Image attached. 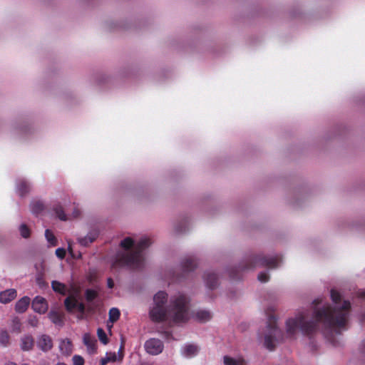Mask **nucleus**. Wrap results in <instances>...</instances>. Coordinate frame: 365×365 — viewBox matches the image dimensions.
Listing matches in <instances>:
<instances>
[{
	"label": "nucleus",
	"instance_id": "obj_1",
	"mask_svg": "<svg viewBox=\"0 0 365 365\" xmlns=\"http://www.w3.org/2000/svg\"><path fill=\"white\" fill-rule=\"evenodd\" d=\"M150 240L147 237H143L137 244H135L130 237H126L122 240L120 245L123 249L125 250L131 249L130 256L125 259V264L133 268L139 267L143 260L140 250L148 246Z\"/></svg>",
	"mask_w": 365,
	"mask_h": 365
},
{
	"label": "nucleus",
	"instance_id": "obj_2",
	"mask_svg": "<svg viewBox=\"0 0 365 365\" xmlns=\"http://www.w3.org/2000/svg\"><path fill=\"white\" fill-rule=\"evenodd\" d=\"M168 315L175 323H182L188 320L190 318L188 304L184 295L180 294L173 299Z\"/></svg>",
	"mask_w": 365,
	"mask_h": 365
},
{
	"label": "nucleus",
	"instance_id": "obj_3",
	"mask_svg": "<svg viewBox=\"0 0 365 365\" xmlns=\"http://www.w3.org/2000/svg\"><path fill=\"white\" fill-rule=\"evenodd\" d=\"M316 318L319 321H324L331 326L341 327L345 325L347 319V314L344 312L334 310L332 313L328 307L323 306L322 311L316 312Z\"/></svg>",
	"mask_w": 365,
	"mask_h": 365
},
{
	"label": "nucleus",
	"instance_id": "obj_4",
	"mask_svg": "<svg viewBox=\"0 0 365 365\" xmlns=\"http://www.w3.org/2000/svg\"><path fill=\"white\" fill-rule=\"evenodd\" d=\"M80 291L73 284H70V290L68 291V297L65 299L64 304L68 311L72 312L77 309L83 313L85 307L83 303L79 302Z\"/></svg>",
	"mask_w": 365,
	"mask_h": 365
},
{
	"label": "nucleus",
	"instance_id": "obj_5",
	"mask_svg": "<svg viewBox=\"0 0 365 365\" xmlns=\"http://www.w3.org/2000/svg\"><path fill=\"white\" fill-rule=\"evenodd\" d=\"M144 346L146 352L151 355L160 354L164 348L163 342L157 339H150L147 340Z\"/></svg>",
	"mask_w": 365,
	"mask_h": 365
},
{
	"label": "nucleus",
	"instance_id": "obj_6",
	"mask_svg": "<svg viewBox=\"0 0 365 365\" xmlns=\"http://www.w3.org/2000/svg\"><path fill=\"white\" fill-rule=\"evenodd\" d=\"M300 328L302 331H307L308 329L305 325L303 317H297L295 319H289L287 322V332L289 334H292L294 331Z\"/></svg>",
	"mask_w": 365,
	"mask_h": 365
},
{
	"label": "nucleus",
	"instance_id": "obj_7",
	"mask_svg": "<svg viewBox=\"0 0 365 365\" xmlns=\"http://www.w3.org/2000/svg\"><path fill=\"white\" fill-rule=\"evenodd\" d=\"M53 344L51 337L47 334H40L36 339V346L43 352H48L53 348Z\"/></svg>",
	"mask_w": 365,
	"mask_h": 365
},
{
	"label": "nucleus",
	"instance_id": "obj_8",
	"mask_svg": "<svg viewBox=\"0 0 365 365\" xmlns=\"http://www.w3.org/2000/svg\"><path fill=\"white\" fill-rule=\"evenodd\" d=\"M167 311L163 306H153L150 311V317L153 321L160 322L165 319Z\"/></svg>",
	"mask_w": 365,
	"mask_h": 365
},
{
	"label": "nucleus",
	"instance_id": "obj_9",
	"mask_svg": "<svg viewBox=\"0 0 365 365\" xmlns=\"http://www.w3.org/2000/svg\"><path fill=\"white\" fill-rule=\"evenodd\" d=\"M32 308L35 312L44 314L48 310V304L43 297L37 296L32 302Z\"/></svg>",
	"mask_w": 365,
	"mask_h": 365
},
{
	"label": "nucleus",
	"instance_id": "obj_10",
	"mask_svg": "<svg viewBox=\"0 0 365 365\" xmlns=\"http://www.w3.org/2000/svg\"><path fill=\"white\" fill-rule=\"evenodd\" d=\"M199 351L198 347L192 344H187L182 346L180 352L181 355L185 358H192L197 354Z\"/></svg>",
	"mask_w": 365,
	"mask_h": 365
},
{
	"label": "nucleus",
	"instance_id": "obj_11",
	"mask_svg": "<svg viewBox=\"0 0 365 365\" xmlns=\"http://www.w3.org/2000/svg\"><path fill=\"white\" fill-rule=\"evenodd\" d=\"M59 351L61 354L70 356L73 351V345L71 341L68 339H61L58 345Z\"/></svg>",
	"mask_w": 365,
	"mask_h": 365
},
{
	"label": "nucleus",
	"instance_id": "obj_12",
	"mask_svg": "<svg viewBox=\"0 0 365 365\" xmlns=\"http://www.w3.org/2000/svg\"><path fill=\"white\" fill-rule=\"evenodd\" d=\"M34 346V340L30 335H24L21 338L20 348L24 351H31Z\"/></svg>",
	"mask_w": 365,
	"mask_h": 365
},
{
	"label": "nucleus",
	"instance_id": "obj_13",
	"mask_svg": "<svg viewBox=\"0 0 365 365\" xmlns=\"http://www.w3.org/2000/svg\"><path fill=\"white\" fill-rule=\"evenodd\" d=\"M123 355L120 352V349L118 351V354L115 352H108L106 354V356L103 358L101 361V365H106L108 362H114L116 361H121L123 359Z\"/></svg>",
	"mask_w": 365,
	"mask_h": 365
},
{
	"label": "nucleus",
	"instance_id": "obj_14",
	"mask_svg": "<svg viewBox=\"0 0 365 365\" xmlns=\"http://www.w3.org/2000/svg\"><path fill=\"white\" fill-rule=\"evenodd\" d=\"M16 297V291L9 289L0 292V302L3 304L9 303Z\"/></svg>",
	"mask_w": 365,
	"mask_h": 365
},
{
	"label": "nucleus",
	"instance_id": "obj_15",
	"mask_svg": "<svg viewBox=\"0 0 365 365\" xmlns=\"http://www.w3.org/2000/svg\"><path fill=\"white\" fill-rule=\"evenodd\" d=\"M83 341L87 347L89 354H93L96 351V341L91 339L90 334L86 333L83 336Z\"/></svg>",
	"mask_w": 365,
	"mask_h": 365
},
{
	"label": "nucleus",
	"instance_id": "obj_16",
	"mask_svg": "<svg viewBox=\"0 0 365 365\" xmlns=\"http://www.w3.org/2000/svg\"><path fill=\"white\" fill-rule=\"evenodd\" d=\"M30 304V298L28 297H24L21 298L15 305V309L19 313L24 312Z\"/></svg>",
	"mask_w": 365,
	"mask_h": 365
},
{
	"label": "nucleus",
	"instance_id": "obj_17",
	"mask_svg": "<svg viewBox=\"0 0 365 365\" xmlns=\"http://www.w3.org/2000/svg\"><path fill=\"white\" fill-rule=\"evenodd\" d=\"M51 287L55 292L62 295H65L67 293L68 294V291L70 290V288L68 289L64 284L56 280L51 282Z\"/></svg>",
	"mask_w": 365,
	"mask_h": 365
},
{
	"label": "nucleus",
	"instance_id": "obj_18",
	"mask_svg": "<svg viewBox=\"0 0 365 365\" xmlns=\"http://www.w3.org/2000/svg\"><path fill=\"white\" fill-rule=\"evenodd\" d=\"M211 314L207 310H199L195 315V319L200 322H205L211 319Z\"/></svg>",
	"mask_w": 365,
	"mask_h": 365
},
{
	"label": "nucleus",
	"instance_id": "obj_19",
	"mask_svg": "<svg viewBox=\"0 0 365 365\" xmlns=\"http://www.w3.org/2000/svg\"><path fill=\"white\" fill-rule=\"evenodd\" d=\"M167 300V294L164 292H158L153 297V306H163Z\"/></svg>",
	"mask_w": 365,
	"mask_h": 365
},
{
	"label": "nucleus",
	"instance_id": "obj_20",
	"mask_svg": "<svg viewBox=\"0 0 365 365\" xmlns=\"http://www.w3.org/2000/svg\"><path fill=\"white\" fill-rule=\"evenodd\" d=\"M225 365H244V360L241 358H232L227 356H224Z\"/></svg>",
	"mask_w": 365,
	"mask_h": 365
},
{
	"label": "nucleus",
	"instance_id": "obj_21",
	"mask_svg": "<svg viewBox=\"0 0 365 365\" xmlns=\"http://www.w3.org/2000/svg\"><path fill=\"white\" fill-rule=\"evenodd\" d=\"M120 317V311L117 308H111L109 311V322L114 323Z\"/></svg>",
	"mask_w": 365,
	"mask_h": 365
},
{
	"label": "nucleus",
	"instance_id": "obj_22",
	"mask_svg": "<svg viewBox=\"0 0 365 365\" xmlns=\"http://www.w3.org/2000/svg\"><path fill=\"white\" fill-rule=\"evenodd\" d=\"M48 318L55 324H59L61 323L60 316L57 312L51 311L48 314Z\"/></svg>",
	"mask_w": 365,
	"mask_h": 365
},
{
	"label": "nucleus",
	"instance_id": "obj_23",
	"mask_svg": "<svg viewBox=\"0 0 365 365\" xmlns=\"http://www.w3.org/2000/svg\"><path fill=\"white\" fill-rule=\"evenodd\" d=\"M19 232L21 237L24 238H28L30 236V230L24 224H22L19 226Z\"/></svg>",
	"mask_w": 365,
	"mask_h": 365
},
{
	"label": "nucleus",
	"instance_id": "obj_24",
	"mask_svg": "<svg viewBox=\"0 0 365 365\" xmlns=\"http://www.w3.org/2000/svg\"><path fill=\"white\" fill-rule=\"evenodd\" d=\"M97 334L98 336L99 340L103 344H106L108 343V339L106 332L103 331V329L99 328L97 330Z\"/></svg>",
	"mask_w": 365,
	"mask_h": 365
},
{
	"label": "nucleus",
	"instance_id": "obj_25",
	"mask_svg": "<svg viewBox=\"0 0 365 365\" xmlns=\"http://www.w3.org/2000/svg\"><path fill=\"white\" fill-rule=\"evenodd\" d=\"M45 237H46L48 242L51 245H54L56 244L55 237H54L53 234L52 233V232H51L49 230H46L45 231Z\"/></svg>",
	"mask_w": 365,
	"mask_h": 365
},
{
	"label": "nucleus",
	"instance_id": "obj_26",
	"mask_svg": "<svg viewBox=\"0 0 365 365\" xmlns=\"http://www.w3.org/2000/svg\"><path fill=\"white\" fill-rule=\"evenodd\" d=\"M9 334L6 331H1L0 333V344L6 346L9 343Z\"/></svg>",
	"mask_w": 365,
	"mask_h": 365
},
{
	"label": "nucleus",
	"instance_id": "obj_27",
	"mask_svg": "<svg viewBox=\"0 0 365 365\" xmlns=\"http://www.w3.org/2000/svg\"><path fill=\"white\" fill-rule=\"evenodd\" d=\"M86 299L88 301H92L97 296V292L93 289H87L85 293Z\"/></svg>",
	"mask_w": 365,
	"mask_h": 365
},
{
	"label": "nucleus",
	"instance_id": "obj_28",
	"mask_svg": "<svg viewBox=\"0 0 365 365\" xmlns=\"http://www.w3.org/2000/svg\"><path fill=\"white\" fill-rule=\"evenodd\" d=\"M43 208V205L40 202H34L31 204V210L34 213L38 212Z\"/></svg>",
	"mask_w": 365,
	"mask_h": 365
},
{
	"label": "nucleus",
	"instance_id": "obj_29",
	"mask_svg": "<svg viewBox=\"0 0 365 365\" xmlns=\"http://www.w3.org/2000/svg\"><path fill=\"white\" fill-rule=\"evenodd\" d=\"M72 361L73 365H84V359L79 355H74Z\"/></svg>",
	"mask_w": 365,
	"mask_h": 365
},
{
	"label": "nucleus",
	"instance_id": "obj_30",
	"mask_svg": "<svg viewBox=\"0 0 365 365\" xmlns=\"http://www.w3.org/2000/svg\"><path fill=\"white\" fill-rule=\"evenodd\" d=\"M331 297L332 301L336 304L337 301L340 299V294L336 290L331 291Z\"/></svg>",
	"mask_w": 365,
	"mask_h": 365
},
{
	"label": "nucleus",
	"instance_id": "obj_31",
	"mask_svg": "<svg viewBox=\"0 0 365 365\" xmlns=\"http://www.w3.org/2000/svg\"><path fill=\"white\" fill-rule=\"evenodd\" d=\"M26 184L24 182H21L17 186V192L20 195H23L25 192Z\"/></svg>",
	"mask_w": 365,
	"mask_h": 365
},
{
	"label": "nucleus",
	"instance_id": "obj_32",
	"mask_svg": "<svg viewBox=\"0 0 365 365\" xmlns=\"http://www.w3.org/2000/svg\"><path fill=\"white\" fill-rule=\"evenodd\" d=\"M264 346L269 349H272L274 346L272 340L270 339L269 336L266 335L264 337Z\"/></svg>",
	"mask_w": 365,
	"mask_h": 365
},
{
	"label": "nucleus",
	"instance_id": "obj_33",
	"mask_svg": "<svg viewBox=\"0 0 365 365\" xmlns=\"http://www.w3.org/2000/svg\"><path fill=\"white\" fill-rule=\"evenodd\" d=\"M269 276L266 272H262L258 275V280L261 282H266L268 281Z\"/></svg>",
	"mask_w": 365,
	"mask_h": 365
},
{
	"label": "nucleus",
	"instance_id": "obj_34",
	"mask_svg": "<svg viewBox=\"0 0 365 365\" xmlns=\"http://www.w3.org/2000/svg\"><path fill=\"white\" fill-rule=\"evenodd\" d=\"M56 255L58 257H59L60 259H63L64 257H65V255H66V251L63 248H58L56 250Z\"/></svg>",
	"mask_w": 365,
	"mask_h": 365
},
{
	"label": "nucleus",
	"instance_id": "obj_35",
	"mask_svg": "<svg viewBox=\"0 0 365 365\" xmlns=\"http://www.w3.org/2000/svg\"><path fill=\"white\" fill-rule=\"evenodd\" d=\"M58 217L61 220H67V217H66V215L61 210L59 212V213H58Z\"/></svg>",
	"mask_w": 365,
	"mask_h": 365
},
{
	"label": "nucleus",
	"instance_id": "obj_36",
	"mask_svg": "<svg viewBox=\"0 0 365 365\" xmlns=\"http://www.w3.org/2000/svg\"><path fill=\"white\" fill-rule=\"evenodd\" d=\"M349 307H350V303L349 302L344 301V303H343L342 307H341V309L342 310H346Z\"/></svg>",
	"mask_w": 365,
	"mask_h": 365
},
{
	"label": "nucleus",
	"instance_id": "obj_37",
	"mask_svg": "<svg viewBox=\"0 0 365 365\" xmlns=\"http://www.w3.org/2000/svg\"><path fill=\"white\" fill-rule=\"evenodd\" d=\"M13 323L15 326V327L17 329H19V327H20V322L18 319L15 318L13 320Z\"/></svg>",
	"mask_w": 365,
	"mask_h": 365
},
{
	"label": "nucleus",
	"instance_id": "obj_38",
	"mask_svg": "<svg viewBox=\"0 0 365 365\" xmlns=\"http://www.w3.org/2000/svg\"><path fill=\"white\" fill-rule=\"evenodd\" d=\"M113 285H114V283H113V280L111 279H108V287L109 288H112L113 287Z\"/></svg>",
	"mask_w": 365,
	"mask_h": 365
},
{
	"label": "nucleus",
	"instance_id": "obj_39",
	"mask_svg": "<svg viewBox=\"0 0 365 365\" xmlns=\"http://www.w3.org/2000/svg\"><path fill=\"white\" fill-rule=\"evenodd\" d=\"M79 214H80L79 211L74 210V212H73V217H77L79 215Z\"/></svg>",
	"mask_w": 365,
	"mask_h": 365
},
{
	"label": "nucleus",
	"instance_id": "obj_40",
	"mask_svg": "<svg viewBox=\"0 0 365 365\" xmlns=\"http://www.w3.org/2000/svg\"><path fill=\"white\" fill-rule=\"evenodd\" d=\"M113 323H110V322H108L107 323V327H108V329H109V330H110L111 327H113Z\"/></svg>",
	"mask_w": 365,
	"mask_h": 365
},
{
	"label": "nucleus",
	"instance_id": "obj_41",
	"mask_svg": "<svg viewBox=\"0 0 365 365\" xmlns=\"http://www.w3.org/2000/svg\"><path fill=\"white\" fill-rule=\"evenodd\" d=\"M276 332H277L276 329H271V332H270V334H271L276 335Z\"/></svg>",
	"mask_w": 365,
	"mask_h": 365
},
{
	"label": "nucleus",
	"instance_id": "obj_42",
	"mask_svg": "<svg viewBox=\"0 0 365 365\" xmlns=\"http://www.w3.org/2000/svg\"><path fill=\"white\" fill-rule=\"evenodd\" d=\"M5 365H16V364L14 362L9 361V362L6 363Z\"/></svg>",
	"mask_w": 365,
	"mask_h": 365
},
{
	"label": "nucleus",
	"instance_id": "obj_43",
	"mask_svg": "<svg viewBox=\"0 0 365 365\" xmlns=\"http://www.w3.org/2000/svg\"><path fill=\"white\" fill-rule=\"evenodd\" d=\"M31 324L32 326H36V321L32 320V321L31 322Z\"/></svg>",
	"mask_w": 365,
	"mask_h": 365
},
{
	"label": "nucleus",
	"instance_id": "obj_44",
	"mask_svg": "<svg viewBox=\"0 0 365 365\" xmlns=\"http://www.w3.org/2000/svg\"><path fill=\"white\" fill-rule=\"evenodd\" d=\"M56 365H66V364L63 362H58Z\"/></svg>",
	"mask_w": 365,
	"mask_h": 365
},
{
	"label": "nucleus",
	"instance_id": "obj_45",
	"mask_svg": "<svg viewBox=\"0 0 365 365\" xmlns=\"http://www.w3.org/2000/svg\"><path fill=\"white\" fill-rule=\"evenodd\" d=\"M21 365H29V364H21Z\"/></svg>",
	"mask_w": 365,
	"mask_h": 365
}]
</instances>
